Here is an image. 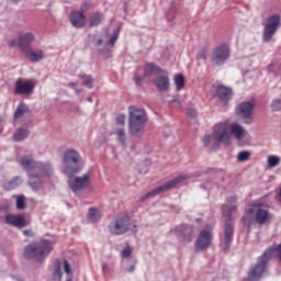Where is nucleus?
<instances>
[{"mask_svg": "<svg viewBox=\"0 0 281 281\" xmlns=\"http://www.w3.org/2000/svg\"><path fill=\"white\" fill-rule=\"evenodd\" d=\"M54 245H56V239H43L38 243L31 244L25 248L24 256L26 258H33L37 262H43L52 254Z\"/></svg>", "mask_w": 281, "mask_h": 281, "instance_id": "obj_3", "label": "nucleus"}, {"mask_svg": "<svg viewBox=\"0 0 281 281\" xmlns=\"http://www.w3.org/2000/svg\"><path fill=\"white\" fill-rule=\"evenodd\" d=\"M68 186L75 193L87 190L91 183V176L86 173L81 177H68Z\"/></svg>", "mask_w": 281, "mask_h": 281, "instance_id": "obj_15", "label": "nucleus"}, {"mask_svg": "<svg viewBox=\"0 0 281 281\" xmlns=\"http://www.w3.org/2000/svg\"><path fill=\"white\" fill-rule=\"evenodd\" d=\"M254 102L245 101L237 105L236 112L239 117H243L245 124H251L254 122Z\"/></svg>", "mask_w": 281, "mask_h": 281, "instance_id": "obj_16", "label": "nucleus"}, {"mask_svg": "<svg viewBox=\"0 0 281 281\" xmlns=\"http://www.w3.org/2000/svg\"><path fill=\"white\" fill-rule=\"evenodd\" d=\"M23 52L24 56L29 58L31 63H40V60H43V58H45V52H43V49L26 48Z\"/></svg>", "mask_w": 281, "mask_h": 281, "instance_id": "obj_22", "label": "nucleus"}, {"mask_svg": "<svg viewBox=\"0 0 281 281\" xmlns=\"http://www.w3.org/2000/svg\"><path fill=\"white\" fill-rule=\"evenodd\" d=\"M27 135H30L27 128H18L13 135V139L15 142H23V139H26Z\"/></svg>", "mask_w": 281, "mask_h": 281, "instance_id": "obj_30", "label": "nucleus"}, {"mask_svg": "<svg viewBox=\"0 0 281 281\" xmlns=\"http://www.w3.org/2000/svg\"><path fill=\"white\" fill-rule=\"evenodd\" d=\"M23 183V178L21 176L14 177L12 180L4 183V188L7 190H14L15 188H19Z\"/></svg>", "mask_w": 281, "mask_h": 281, "instance_id": "obj_28", "label": "nucleus"}, {"mask_svg": "<svg viewBox=\"0 0 281 281\" xmlns=\"http://www.w3.org/2000/svg\"><path fill=\"white\" fill-rule=\"evenodd\" d=\"M24 236H32V231H23Z\"/></svg>", "mask_w": 281, "mask_h": 281, "instance_id": "obj_52", "label": "nucleus"}, {"mask_svg": "<svg viewBox=\"0 0 281 281\" xmlns=\"http://www.w3.org/2000/svg\"><path fill=\"white\" fill-rule=\"evenodd\" d=\"M161 71V68L159 66L155 65L154 63H149L145 65L144 74L145 76H153L155 74H159Z\"/></svg>", "mask_w": 281, "mask_h": 281, "instance_id": "obj_29", "label": "nucleus"}, {"mask_svg": "<svg viewBox=\"0 0 281 281\" xmlns=\"http://www.w3.org/2000/svg\"><path fill=\"white\" fill-rule=\"evenodd\" d=\"M102 269H103V271H104V269H105V266H104V265L102 266Z\"/></svg>", "mask_w": 281, "mask_h": 281, "instance_id": "obj_56", "label": "nucleus"}, {"mask_svg": "<svg viewBox=\"0 0 281 281\" xmlns=\"http://www.w3.org/2000/svg\"><path fill=\"white\" fill-rule=\"evenodd\" d=\"M196 223H201V218H198V220H196Z\"/></svg>", "mask_w": 281, "mask_h": 281, "instance_id": "obj_55", "label": "nucleus"}, {"mask_svg": "<svg viewBox=\"0 0 281 281\" xmlns=\"http://www.w3.org/2000/svg\"><path fill=\"white\" fill-rule=\"evenodd\" d=\"M87 100L88 102H93V99H91V97H89Z\"/></svg>", "mask_w": 281, "mask_h": 281, "instance_id": "obj_53", "label": "nucleus"}, {"mask_svg": "<svg viewBox=\"0 0 281 281\" xmlns=\"http://www.w3.org/2000/svg\"><path fill=\"white\" fill-rule=\"evenodd\" d=\"M247 130L243 127V125L238 123H218L214 127V137L217 142L225 144L226 146L229 145V140L232 139V135L235 139H245L247 137Z\"/></svg>", "mask_w": 281, "mask_h": 281, "instance_id": "obj_1", "label": "nucleus"}, {"mask_svg": "<svg viewBox=\"0 0 281 281\" xmlns=\"http://www.w3.org/2000/svg\"><path fill=\"white\" fill-rule=\"evenodd\" d=\"M207 59V50L206 49H201L198 53V60H206Z\"/></svg>", "mask_w": 281, "mask_h": 281, "instance_id": "obj_43", "label": "nucleus"}, {"mask_svg": "<svg viewBox=\"0 0 281 281\" xmlns=\"http://www.w3.org/2000/svg\"><path fill=\"white\" fill-rule=\"evenodd\" d=\"M69 19L74 27H85V24L87 23V19L85 18V13H82V11L71 12Z\"/></svg>", "mask_w": 281, "mask_h": 281, "instance_id": "obj_21", "label": "nucleus"}, {"mask_svg": "<svg viewBox=\"0 0 281 281\" xmlns=\"http://www.w3.org/2000/svg\"><path fill=\"white\" fill-rule=\"evenodd\" d=\"M215 93L220 98V101L224 104L229 102L232 100V89L225 87V86H216Z\"/></svg>", "mask_w": 281, "mask_h": 281, "instance_id": "obj_23", "label": "nucleus"}, {"mask_svg": "<svg viewBox=\"0 0 281 281\" xmlns=\"http://www.w3.org/2000/svg\"><path fill=\"white\" fill-rule=\"evenodd\" d=\"M120 38V29H116L112 35L109 34L108 31H105L102 36L97 41V45H103V48H100L99 52L102 54H109L111 52L112 47H115V43H117V40Z\"/></svg>", "mask_w": 281, "mask_h": 281, "instance_id": "obj_14", "label": "nucleus"}, {"mask_svg": "<svg viewBox=\"0 0 281 281\" xmlns=\"http://www.w3.org/2000/svg\"><path fill=\"white\" fill-rule=\"evenodd\" d=\"M146 111L135 106L130 108L128 126L131 135L139 137L144 133V124H146Z\"/></svg>", "mask_w": 281, "mask_h": 281, "instance_id": "obj_6", "label": "nucleus"}, {"mask_svg": "<svg viewBox=\"0 0 281 281\" xmlns=\"http://www.w3.org/2000/svg\"><path fill=\"white\" fill-rule=\"evenodd\" d=\"M281 16L280 14L270 15L263 24L262 41L263 43H271L276 32L280 29Z\"/></svg>", "mask_w": 281, "mask_h": 281, "instance_id": "obj_10", "label": "nucleus"}, {"mask_svg": "<svg viewBox=\"0 0 281 281\" xmlns=\"http://www.w3.org/2000/svg\"><path fill=\"white\" fill-rule=\"evenodd\" d=\"M18 281H23V280H18Z\"/></svg>", "mask_w": 281, "mask_h": 281, "instance_id": "obj_58", "label": "nucleus"}, {"mask_svg": "<svg viewBox=\"0 0 281 281\" xmlns=\"http://www.w3.org/2000/svg\"><path fill=\"white\" fill-rule=\"evenodd\" d=\"M108 229L113 236H122L126 234V232H131V217L126 214H120L109 224Z\"/></svg>", "mask_w": 281, "mask_h": 281, "instance_id": "obj_9", "label": "nucleus"}, {"mask_svg": "<svg viewBox=\"0 0 281 281\" xmlns=\"http://www.w3.org/2000/svg\"><path fill=\"white\" fill-rule=\"evenodd\" d=\"M20 166L23 168V170L29 171V173L36 172L38 161L34 160V157H32V155H25L20 159Z\"/></svg>", "mask_w": 281, "mask_h": 281, "instance_id": "obj_20", "label": "nucleus"}, {"mask_svg": "<svg viewBox=\"0 0 281 281\" xmlns=\"http://www.w3.org/2000/svg\"><path fill=\"white\" fill-rule=\"evenodd\" d=\"M249 157H251V153L244 150V151H239L237 159L238 161H249Z\"/></svg>", "mask_w": 281, "mask_h": 281, "instance_id": "obj_39", "label": "nucleus"}, {"mask_svg": "<svg viewBox=\"0 0 281 281\" xmlns=\"http://www.w3.org/2000/svg\"><path fill=\"white\" fill-rule=\"evenodd\" d=\"M268 166L269 168H276V166H280V157L278 156H268Z\"/></svg>", "mask_w": 281, "mask_h": 281, "instance_id": "obj_38", "label": "nucleus"}, {"mask_svg": "<svg viewBox=\"0 0 281 281\" xmlns=\"http://www.w3.org/2000/svg\"><path fill=\"white\" fill-rule=\"evenodd\" d=\"M4 221L12 227H25V218L22 215L8 214Z\"/></svg>", "mask_w": 281, "mask_h": 281, "instance_id": "obj_25", "label": "nucleus"}, {"mask_svg": "<svg viewBox=\"0 0 281 281\" xmlns=\"http://www.w3.org/2000/svg\"><path fill=\"white\" fill-rule=\"evenodd\" d=\"M102 21H104V15L100 12L91 13L88 19L90 27H98Z\"/></svg>", "mask_w": 281, "mask_h": 281, "instance_id": "obj_26", "label": "nucleus"}, {"mask_svg": "<svg viewBox=\"0 0 281 281\" xmlns=\"http://www.w3.org/2000/svg\"><path fill=\"white\" fill-rule=\"evenodd\" d=\"M79 78L82 80L83 87L93 89V77H91V75H79Z\"/></svg>", "mask_w": 281, "mask_h": 281, "instance_id": "obj_32", "label": "nucleus"}, {"mask_svg": "<svg viewBox=\"0 0 281 281\" xmlns=\"http://www.w3.org/2000/svg\"><path fill=\"white\" fill-rule=\"evenodd\" d=\"M64 271L67 274L66 281H74L72 271H71V265H69V261L64 260Z\"/></svg>", "mask_w": 281, "mask_h": 281, "instance_id": "obj_34", "label": "nucleus"}, {"mask_svg": "<svg viewBox=\"0 0 281 281\" xmlns=\"http://www.w3.org/2000/svg\"><path fill=\"white\" fill-rule=\"evenodd\" d=\"M63 278V268H60V265L56 263L54 271H53V279L55 281H58Z\"/></svg>", "mask_w": 281, "mask_h": 281, "instance_id": "obj_37", "label": "nucleus"}, {"mask_svg": "<svg viewBox=\"0 0 281 281\" xmlns=\"http://www.w3.org/2000/svg\"><path fill=\"white\" fill-rule=\"evenodd\" d=\"M214 224H205L204 228H202L195 240V248L199 251H204L207 249L210 245H212V240H214Z\"/></svg>", "mask_w": 281, "mask_h": 281, "instance_id": "obj_11", "label": "nucleus"}, {"mask_svg": "<svg viewBox=\"0 0 281 281\" xmlns=\"http://www.w3.org/2000/svg\"><path fill=\"white\" fill-rule=\"evenodd\" d=\"M212 139H215V142H220L218 139H216V136H213L212 135H207V136H204L202 142L204 144V146H210V144H212Z\"/></svg>", "mask_w": 281, "mask_h": 281, "instance_id": "obj_41", "label": "nucleus"}, {"mask_svg": "<svg viewBox=\"0 0 281 281\" xmlns=\"http://www.w3.org/2000/svg\"><path fill=\"white\" fill-rule=\"evenodd\" d=\"M268 69H271V66H269Z\"/></svg>", "mask_w": 281, "mask_h": 281, "instance_id": "obj_57", "label": "nucleus"}, {"mask_svg": "<svg viewBox=\"0 0 281 281\" xmlns=\"http://www.w3.org/2000/svg\"><path fill=\"white\" fill-rule=\"evenodd\" d=\"M154 85L158 91L166 92L170 89V78L166 75H160L154 79Z\"/></svg>", "mask_w": 281, "mask_h": 281, "instance_id": "obj_24", "label": "nucleus"}, {"mask_svg": "<svg viewBox=\"0 0 281 281\" xmlns=\"http://www.w3.org/2000/svg\"><path fill=\"white\" fill-rule=\"evenodd\" d=\"M87 10H89V4L87 3L81 4V11L87 12Z\"/></svg>", "mask_w": 281, "mask_h": 281, "instance_id": "obj_50", "label": "nucleus"}, {"mask_svg": "<svg viewBox=\"0 0 281 281\" xmlns=\"http://www.w3.org/2000/svg\"><path fill=\"white\" fill-rule=\"evenodd\" d=\"M175 85H176L177 91H181V89L186 87V78L182 75H177L175 77Z\"/></svg>", "mask_w": 281, "mask_h": 281, "instance_id": "obj_33", "label": "nucleus"}, {"mask_svg": "<svg viewBox=\"0 0 281 281\" xmlns=\"http://www.w3.org/2000/svg\"><path fill=\"white\" fill-rule=\"evenodd\" d=\"M13 1V3H19V1H21V0H12Z\"/></svg>", "mask_w": 281, "mask_h": 281, "instance_id": "obj_54", "label": "nucleus"}, {"mask_svg": "<svg viewBox=\"0 0 281 281\" xmlns=\"http://www.w3.org/2000/svg\"><path fill=\"white\" fill-rule=\"evenodd\" d=\"M251 214H255V221L258 225H267V223H271L273 215L269 212V210L265 209L262 205H255L252 209L247 211V215L243 217V223L246 227H251Z\"/></svg>", "mask_w": 281, "mask_h": 281, "instance_id": "obj_7", "label": "nucleus"}, {"mask_svg": "<svg viewBox=\"0 0 281 281\" xmlns=\"http://www.w3.org/2000/svg\"><path fill=\"white\" fill-rule=\"evenodd\" d=\"M27 177L30 188L34 192H38V190H43V177H54V166L49 161H38L35 171L29 172Z\"/></svg>", "mask_w": 281, "mask_h": 281, "instance_id": "obj_4", "label": "nucleus"}, {"mask_svg": "<svg viewBox=\"0 0 281 281\" xmlns=\"http://www.w3.org/2000/svg\"><path fill=\"white\" fill-rule=\"evenodd\" d=\"M36 41V35L33 32H22L19 34L20 49L23 52L32 46V43Z\"/></svg>", "mask_w": 281, "mask_h": 281, "instance_id": "obj_19", "label": "nucleus"}, {"mask_svg": "<svg viewBox=\"0 0 281 281\" xmlns=\"http://www.w3.org/2000/svg\"><path fill=\"white\" fill-rule=\"evenodd\" d=\"M25 113H30V108L25 103H20L14 112L15 120L23 117Z\"/></svg>", "mask_w": 281, "mask_h": 281, "instance_id": "obj_31", "label": "nucleus"}, {"mask_svg": "<svg viewBox=\"0 0 281 281\" xmlns=\"http://www.w3.org/2000/svg\"><path fill=\"white\" fill-rule=\"evenodd\" d=\"M63 161V173L66 175V177H76V175L85 168L82 157L74 149H68L64 153Z\"/></svg>", "mask_w": 281, "mask_h": 281, "instance_id": "obj_5", "label": "nucleus"}, {"mask_svg": "<svg viewBox=\"0 0 281 281\" xmlns=\"http://www.w3.org/2000/svg\"><path fill=\"white\" fill-rule=\"evenodd\" d=\"M228 203H236V195H233L227 199Z\"/></svg>", "mask_w": 281, "mask_h": 281, "instance_id": "obj_51", "label": "nucleus"}, {"mask_svg": "<svg viewBox=\"0 0 281 281\" xmlns=\"http://www.w3.org/2000/svg\"><path fill=\"white\" fill-rule=\"evenodd\" d=\"M190 179V176L188 175H180L172 180L166 182L165 184L154 189L153 191L146 193L143 198L142 201H146V199H150V196H157V194H161L164 192H168V190H172L177 183H182V181H186Z\"/></svg>", "mask_w": 281, "mask_h": 281, "instance_id": "obj_13", "label": "nucleus"}, {"mask_svg": "<svg viewBox=\"0 0 281 281\" xmlns=\"http://www.w3.org/2000/svg\"><path fill=\"white\" fill-rule=\"evenodd\" d=\"M77 85H78L77 82H69L68 87H70V89H74L76 93H80V90L76 88Z\"/></svg>", "mask_w": 281, "mask_h": 281, "instance_id": "obj_47", "label": "nucleus"}, {"mask_svg": "<svg viewBox=\"0 0 281 281\" xmlns=\"http://www.w3.org/2000/svg\"><path fill=\"white\" fill-rule=\"evenodd\" d=\"M135 269H136V266L135 265H131L128 268H126V273H135Z\"/></svg>", "mask_w": 281, "mask_h": 281, "instance_id": "obj_48", "label": "nucleus"}, {"mask_svg": "<svg viewBox=\"0 0 281 281\" xmlns=\"http://www.w3.org/2000/svg\"><path fill=\"white\" fill-rule=\"evenodd\" d=\"M273 251H277V256L281 261V244L268 247L262 256L259 257L257 265L249 270L248 281H260L265 278V271L269 260H271V256H273Z\"/></svg>", "mask_w": 281, "mask_h": 281, "instance_id": "obj_2", "label": "nucleus"}, {"mask_svg": "<svg viewBox=\"0 0 281 281\" xmlns=\"http://www.w3.org/2000/svg\"><path fill=\"white\" fill-rule=\"evenodd\" d=\"M115 135L117 136L119 142L124 146L126 144V133L124 127L116 128Z\"/></svg>", "mask_w": 281, "mask_h": 281, "instance_id": "obj_35", "label": "nucleus"}, {"mask_svg": "<svg viewBox=\"0 0 281 281\" xmlns=\"http://www.w3.org/2000/svg\"><path fill=\"white\" fill-rule=\"evenodd\" d=\"M34 82L26 80L23 81L22 79H18L15 81L14 93L15 95H31L34 93Z\"/></svg>", "mask_w": 281, "mask_h": 281, "instance_id": "obj_18", "label": "nucleus"}, {"mask_svg": "<svg viewBox=\"0 0 281 281\" xmlns=\"http://www.w3.org/2000/svg\"><path fill=\"white\" fill-rule=\"evenodd\" d=\"M229 56H232V50L229 49V44L223 43L216 46L211 53V63L221 67L229 60Z\"/></svg>", "mask_w": 281, "mask_h": 281, "instance_id": "obj_12", "label": "nucleus"}, {"mask_svg": "<svg viewBox=\"0 0 281 281\" xmlns=\"http://www.w3.org/2000/svg\"><path fill=\"white\" fill-rule=\"evenodd\" d=\"M124 122H126V115L120 114V115L116 117V123L120 124V126H124Z\"/></svg>", "mask_w": 281, "mask_h": 281, "instance_id": "obj_45", "label": "nucleus"}, {"mask_svg": "<svg viewBox=\"0 0 281 281\" xmlns=\"http://www.w3.org/2000/svg\"><path fill=\"white\" fill-rule=\"evenodd\" d=\"M16 209H18V210H25V196L20 195V196L16 199Z\"/></svg>", "mask_w": 281, "mask_h": 281, "instance_id": "obj_40", "label": "nucleus"}, {"mask_svg": "<svg viewBox=\"0 0 281 281\" xmlns=\"http://www.w3.org/2000/svg\"><path fill=\"white\" fill-rule=\"evenodd\" d=\"M131 256H133V247L126 246L121 250V258H123L124 260H128Z\"/></svg>", "mask_w": 281, "mask_h": 281, "instance_id": "obj_36", "label": "nucleus"}, {"mask_svg": "<svg viewBox=\"0 0 281 281\" xmlns=\"http://www.w3.org/2000/svg\"><path fill=\"white\" fill-rule=\"evenodd\" d=\"M271 109L272 111H281V100L280 99L273 100L271 103Z\"/></svg>", "mask_w": 281, "mask_h": 281, "instance_id": "obj_42", "label": "nucleus"}, {"mask_svg": "<svg viewBox=\"0 0 281 281\" xmlns=\"http://www.w3.org/2000/svg\"><path fill=\"white\" fill-rule=\"evenodd\" d=\"M187 115H189V117H196L198 112L194 108H188L187 109Z\"/></svg>", "mask_w": 281, "mask_h": 281, "instance_id": "obj_44", "label": "nucleus"}, {"mask_svg": "<svg viewBox=\"0 0 281 281\" xmlns=\"http://www.w3.org/2000/svg\"><path fill=\"white\" fill-rule=\"evenodd\" d=\"M222 212L223 217L225 218L223 249L224 251H227V249H229V245H232V240H234V225H232V215L234 212H236V205H224Z\"/></svg>", "mask_w": 281, "mask_h": 281, "instance_id": "obj_8", "label": "nucleus"}, {"mask_svg": "<svg viewBox=\"0 0 281 281\" xmlns=\"http://www.w3.org/2000/svg\"><path fill=\"white\" fill-rule=\"evenodd\" d=\"M171 234H175L182 243H192L194 228L190 225L182 224L173 228Z\"/></svg>", "mask_w": 281, "mask_h": 281, "instance_id": "obj_17", "label": "nucleus"}, {"mask_svg": "<svg viewBox=\"0 0 281 281\" xmlns=\"http://www.w3.org/2000/svg\"><path fill=\"white\" fill-rule=\"evenodd\" d=\"M9 45H10L11 47H21V45L19 44V37H18V40H11V41H9Z\"/></svg>", "mask_w": 281, "mask_h": 281, "instance_id": "obj_46", "label": "nucleus"}, {"mask_svg": "<svg viewBox=\"0 0 281 281\" xmlns=\"http://www.w3.org/2000/svg\"><path fill=\"white\" fill-rule=\"evenodd\" d=\"M90 223H98L102 218V213L97 207H90L88 213Z\"/></svg>", "mask_w": 281, "mask_h": 281, "instance_id": "obj_27", "label": "nucleus"}, {"mask_svg": "<svg viewBox=\"0 0 281 281\" xmlns=\"http://www.w3.org/2000/svg\"><path fill=\"white\" fill-rule=\"evenodd\" d=\"M134 80H135L136 85H142V77L135 75Z\"/></svg>", "mask_w": 281, "mask_h": 281, "instance_id": "obj_49", "label": "nucleus"}]
</instances>
